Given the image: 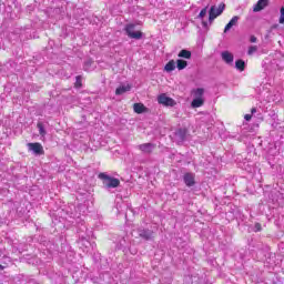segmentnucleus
<instances>
[{
  "label": "nucleus",
  "instance_id": "f257e3e1",
  "mask_svg": "<svg viewBox=\"0 0 284 284\" xmlns=\"http://www.w3.org/2000/svg\"><path fill=\"white\" fill-rule=\"evenodd\" d=\"M98 179L102 181L103 187L105 190H114V187H119L121 185V181L116 178H112L106 173H100Z\"/></svg>",
  "mask_w": 284,
  "mask_h": 284
},
{
  "label": "nucleus",
  "instance_id": "f03ea898",
  "mask_svg": "<svg viewBox=\"0 0 284 284\" xmlns=\"http://www.w3.org/2000/svg\"><path fill=\"white\" fill-rule=\"evenodd\" d=\"M225 10V3H220L219 8L216 6H212L210 11H209V23H213L214 19L216 17H221L223 14V11Z\"/></svg>",
  "mask_w": 284,
  "mask_h": 284
},
{
  "label": "nucleus",
  "instance_id": "7ed1b4c3",
  "mask_svg": "<svg viewBox=\"0 0 284 284\" xmlns=\"http://www.w3.org/2000/svg\"><path fill=\"white\" fill-rule=\"evenodd\" d=\"M136 29V24L129 23L125 26L124 31L126 32L130 39H135L136 41L143 39V32L134 31Z\"/></svg>",
  "mask_w": 284,
  "mask_h": 284
},
{
  "label": "nucleus",
  "instance_id": "20e7f679",
  "mask_svg": "<svg viewBox=\"0 0 284 284\" xmlns=\"http://www.w3.org/2000/svg\"><path fill=\"white\" fill-rule=\"evenodd\" d=\"M158 103H160L161 105H165L166 108H174V105H176V101L168 97L165 93L159 95Z\"/></svg>",
  "mask_w": 284,
  "mask_h": 284
},
{
  "label": "nucleus",
  "instance_id": "39448f33",
  "mask_svg": "<svg viewBox=\"0 0 284 284\" xmlns=\"http://www.w3.org/2000/svg\"><path fill=\"white\" fill-rule=\"evenodd\" d=\"M27 145L29 148V151L33 152V154H36V156H41V155L45 154V151H43V145H41V143H39V142L28 143Z\"/></svg>",
  "mask_w": 284,
  "mask_h": 284
},
{
  "label": "nucleus",
  "instance_id": "423d86ee",
  "mask_svg": "<svg viewBox=\"0 0 284 284\" xmlns=\"http://www.w3.org/2000/svg\"><path fill=\"white\" fill-rule=\"evenodd\" d=\"M138 234L143 241H152L154 239V231L150 229H139Z\"/></svg>",
  "mask_w": 284,
  "mask_h": 284
},
{
  "label": "nucleus",
  "instance_id": "0eeeda50",
  "mask_svg": "<svg viewBox=\"0 0 284 284\" xmlns=\"http://www.w3.org/2000/svg\"><path fill=\"white\" fill-rule=\"evenodd\" d=\"M187 129H178L174 132L176 143H184V141H187Z\"/></svg>",
  "mask_w": 284,
  "mask_h": 284
},
{
  "label": "nucleus",
  "instance_id": "6e6552de",
  "mask_svg": "<svg viewBox=\"0 0 284 284\" xmlns=\"http://www.w3.org/2000/svg\"><path fill=\"white\" fill-rule=\"evenodd\" d=\"M155 149L156 144L150 142L138 145V150H140L143 154H152Z\"/></svg>",
  "mask_w": 284,
  "mask_h": 284
},
{
  "label": "nucleus",
  "instance_id": "1a4fd4ad",
  "mask_svg": "<svg viewBox=\"0 0 284 284\" xmlns=\"http://www.w3.org/2000/svg\"><path fill=\"white\" fill-rule=\"evenodd\" d=\"M183 181L187 187H193V185H196L193 173H185L183 176Z\"/></svg>",
  "mask_w": 284,
  "mask_h": 284
},
{
  "label": "nucleus",
  "instance_id": "9d476101",
  "mask_svg": "<svg viewBox=\"0 0 284 284\" xmlns=\"http://www.w3.org/2000/svg\"><path fill=\"white\" fill-rule=\"evenodd\" d=\"M270 3V0H258L256 4L253 7V12H261V10H265Z\"/></svg>",
  "mask_w": 284,
  "mask_h": 284
},
{
  "label": "nucleus",
  "instance_id": "9b49d317",
  "mask_svg": "<svg viewBox=\"0 0 284 284\" xmlns=\"http://www.w3.org/2000/svg\"><path fill=\"white\" fill-rule=\"evenodd\" d=\"M78 245H79V247H81L83 250V252H88V250H90V245H92V243H90V241H88V239L82 237L78 241Z\"/></svg>",
  "mask_w": 284,
  "mask_h": 284
},
{
  "label": "nucleus",
  "instance_id": "f8f14e48",
  "mask_svg": "<svg viewBox=\"0 0 284 284\" xmlns=\"http://www.w3.org/2000/svg\"><path fill=\"white\" fill-rule=\"evenodd\" d=\"M221 55L225 63H234V55L230 51H224Z\"/></svg>",
  "mask_w": 284,
  "mask_h": 284
},
{
  "label": "nucleus",
  "instance_id": "ddd939ff",
  "mask_svg": "<svg viewBox=\"0 0 284 284\" xmlns=\"http://www.w3.org/2000/svg\"><path fill=\"white\" fill-rule=\"evenodd\" d=\"M192 94L194 99H203V95L205 94V89L203 88L193 89Z\"/></svg>",
  "mask_w": 284,
  "mask_h": 284
},
{
  "label": "nucleus",
  "instance_id": "4468645a",
  "mask_svg": "<svg viewBox=\"0 0 284 284\" xmlns=\"http://www.w3.org/2000/svg\"><path fill=\"white\" fill-rule=\"evenodd\" d=\"M174 70H176V62L174 60H170L165 67H164V71L165 72H174Z\"/></svg>",
  "mask_w": 284,
  "mask_h": 284
},
{
  "label": "nucleus",
  "instance_id": "2eb2a0df",
  "mask_svg": "<svg viewBox=\"0 0 284 284\" xmlns=\"http://www.w3.org/2000/svg\"><path fill=\"white\" fill-rule=\"evenodd\" d=\"M130 90H131L130 84H128V85H121V87H119V88L115 90V94H116L118 97H121V94H125V92H130Z\"/></svg>",
  "mask_w": 284,
  "mask_h": 284
},
{
  "label": "nucleus",
  "instance_id": "dca6fc26",
  "mask_svg": "<svg viewBox=\"0 0 284 284\" xmlns=\"http://www.w3.org/2000/svg\"><path fill=\"white\" fill-rule=\"evenodd\" d=\"M205 103V100L203 98H194L191 102V108H201Z\"/></svg>",
  "mask_w": 284,
  "mask_h": 284
},
{
  "label": "nucleus",
  "instance_id": "f3484780",
  "mask_svg": "<svg viewBox=\"0 0 284 284\" xmlns=\"http://www.w3.org/2000/svg\"><path fill=\"white\" fill-rule=\"evenodd\" d=\"M178 57L180 59H192V52L187 49H183L179 52Z\"/></svg>",
  "mask_w": 284,
  "mask_h": 284
},
{
  "label": "nucleus",
  "instance_id": "a211bd4d",
  "mask_svg": "<svg viewBox=\"0 0 284 284\" xmlns=\"http://www.w3.org/2000/svg\"><path fill=\"white\" fill-rule=\"evenodd\" d=\"M133 110L136 114H143L145 112V105L143 103H134Z\"/></svg>",
  "mask_w": 284,
  "mask_h": 284
},
{
  "label": "nucleus",
  "instance_id": "6ab92c4d",
  "mask_svg": "<svg viewBox=\"0 0 284 284\" xmlns=\"http://www.w3.org/2000/svg\"><path fill=\"white\" fill-rule=\"evenodd\" d=\"M178 70H185L187 68V61L179 59L176 60Z\"/></svg>",
  "mask_w": 284,
  "mask_h": 284
},
{
  "label": "nucleus",
  "instance_id": "aec40b11",
  "mask_svg": "<svg viewBox=\"0 0 284 284\" xmlns=\"http://www.w3.org/2000/svg\"><path fill=\"white\" fill-rule=\"evenodd\" d=\"M235 68L236 70H240V72H243L245 70V61L243 60L235 61Z\"/></svg>",
  "mask_w": 284,
  "mask_h": 284
},
{
  "label": "nucleus",
  "instance_id": "412c9836",
  "mask_svg": "<svg viewBox=\"0 0 284 284\" xmlns=\"http://www.w3.org/2000/svg\"><path fill=\"white\" fill-rule=\"evenodd\" d=\"M37 128L39 130L40 136H45L47 134L45 126H43L42 122H38Z\"/></svg>",
  "mask_w": 284,
  "mask_h": 284
},
{
  "label": "nucleus",
  "instance_id": "4be33fe9",
  "mask_svg": "<svg viewBox=\"0 0 284 284\" xmlns=\"http://www.w3.org/2000/svg\"><path fill=\"white\" fill-rule=\"evenodd\" d=\"M92 63H94L92 60H87V61L84 62V70H85L87 72H90V70H92Z\"/></svg>",
  "mask_w": 284,
  "mask_h": 284
},
{
  "label": "nucleus",
  "instance_id": "5701e85b",
  "mask_svg": "<svg viewBox=\"0 0 284 284\" xmlns=\"http://www.w3.org/2000/svg\"><path fill=\"white\" fill-rule=\"evenodd\" d=\"M257 50H258V47H256V45H251V47H248L247 54H248L250 57H252V54H254V52H257Z\"/></svg>",
  "mask_w": 284,
  "mask_h": 284
},
{
  "label": "nucleus",
  "instance_id": "b1692460",
  "mask_svg": "<svg viewBox=\"0 0 284 284\" xmlns=\"http://www.w3.org/2000/svg\"><path fill=\"white\" fill-rule=\"evenodd\" d=\"M206 14H207V7H205L204 9H202L200 11V14L197 16V19H203Z\"/></svg>",
  "mask_w": 284,
  "mask_h": 284
},
{
  "label": "nucleus",
  "instance_id": "393cba45",
  "mask_svg": "<svg viewBox=\"0 0 284 284\" xmlns=\"http://www.w3.org/2000/svg\"><path fill=\"white\" fill-rule=\"evenodd\" d=\"M239 19H241L239 16L233 17L229 23H232L233 26H237L239 24Z\"/></svg>",
  "mask_w": 284,
  "mask_h": 284
},
{
  "label": "nucleus",
  "instance_id": "a878e982",
  "mask_svg": "<svg viewBox=\"0 0 284 284\" xmlns=\"http://www.w3.org/2000/svg\"><path fill=\"white\" fill-rule=\"evenodd\" d=\"M280 13L281 14H280V20L278 21H280V23H284V7L281 8Z\"/></svg>",
  "mask_w": 284,
  "mask_h": 284
},
{
  "label": "nucleus",
  "instance_id": "bb28decb",
  "mask_svg": "<svg viewBox=\"0 0 284 284\" xmlns=\"http://www.w3.org/2000/svg\"><path fill=\"white\" fill-rule=\"evenodd\" d=\"M232 28H234V26L232 24V22H229L225 28H224V32H230V30H232Z\"/></svg>",
  "mask_w": 284,
  "mask_h": 284
},
{
  "label": "nucleus",
  "instance_id": "cd10ccee",
  "mask_svg": "<svg viewBox=\"0 0 284 284\" xmlns=\"http://www.w3.org/2000/svg\"><path fill=\"white\" fill-rule=\"evenodd\" d=\"M75 88H81V75H77L75 78Z\"/></svg>",
  "mask_w": 284,
  "mask_h": 284
},
{
  "label": "nucleus",
  "instance_id": "c85d7f7f",
  "mask_svg": "<svg viewBox=\"0 0 284 284\" xmlns=\"http://www.w3.org/2000/svg\"><path fill=\"white\" fill-rule=\"evenodd\" d=\"M254 227H255V232H261V230H263V227L261 226V223H256Z\"/></svg>",
  "mask_w": 284,
  "mask_h": 284
},
{
  "label": "nucleus",
  "instance_id": "c756f323",
  "mask_svg": "<svg viewBox=\"0 0 284 284\" xmlns=\"http://www.w3.org/2000/svg\"><path fill=\"white\" fill-rule=\"evenodd\" d=\"M256 41H257L256 37L255 36H251L250 42L251 43H256Z\"/></svg>",
  "mask_w": 284,
  "mask_h": 284
},
{
  "label": "nucleus",
  "instance_id": "7c9ffc66",
  "mask_svg": "<svg viewBox=\"0 0 284 284\" xmlns=\"http://www.w3.org/2000/svg\"><path fill=\"white\" fill-rule=\"evenodd\" d=\"M244 119L245 121H252V114H245Z\"/></svg>",
  "mask_w": 284,
  "mask_h": 284
},
{
  "label": "nucleus",
  "instance_id": "2f4dec72",
  "mask_svg": "<svg viewBox=\"0 0 284 284\" xmlns=\"http://www.w3.org/2000/svg\"><path fill=\"white\" fill-rule=\"evenodd\" d=\"M251 114H256V108L251 109Z\"/></svg>",
  "mask_w": 284,
  "mask_h": 284
},
{
  "label": "nucleus",
  "instance_id": "473e14b6",
  "mask_svg": "<svg viewBox=\"0 0 284 284\" xmlns=\"http://www.w3.org/2000/svg\"><path fill=\"white\" fill-rule=\"evenodd\" d=\"M203 27H204V28H207V22H203Z\"/></svg>",
  "mask_w": 284,
  "mask_h": 284
},
{
  "label": "nucleus",
  "instance_id": "72a5a7b5",
  "mask_svg": "<svg viewBox=\"0 0 284 284\" xmlns=\"http://www.w3.org/2000/svg\"><path fill=\"white\" fill-rule=\"evenodd\" d=\"M0 270H6V267L3 265L0 264Z\"/></svg>",
  "mask_w": 284,
  "mask_h": 284
}]
</instances>
